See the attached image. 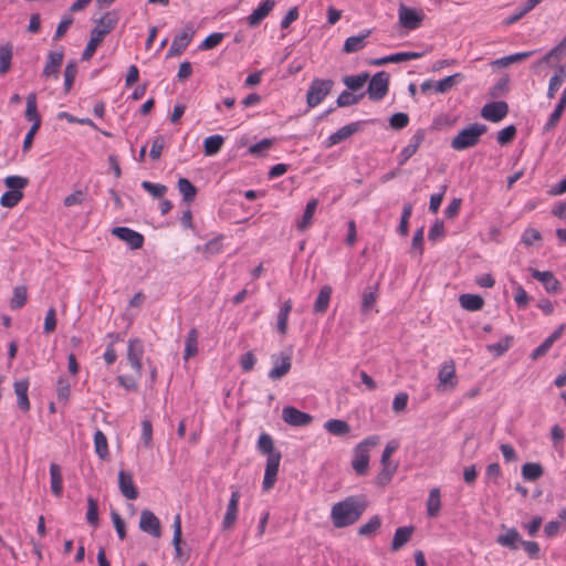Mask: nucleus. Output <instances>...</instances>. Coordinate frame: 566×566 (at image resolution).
<instances>
[{"label":"nucleus","mask_w":566,"mask_h":566,"mask_svg":"<svg viewBox=\"0 0 566 566\" xmlns=\"http://www.w3.org/2000/svg\"><path fill=\"white\" fill-rule=\"evenodd\" d=\"M367 509L364 496H347L335 503L331 509V520L336 528H344L355 524Z\"/></svg>","instance_id":"obj_1"},{"label":"nucleus","mask_w":566,"mask_h":566,"mask_svg":"<svg viewBox=\"0 0 566 566\" xmlns=\"http://www.w3.org/2000/svg\"><path fill=\"white\" fill-rule=\"evenodd\" d=\"M144 356V344L139 338H130L127 343L126 360L134 370V375H119L117 381L126 390L136 391L138 380L142 377V359Z\"/></svg>","instance_id":"obj_2"},{"label":"nucleus","mask_w":566,"mask_h":566,"mask_svg":"<svg viewBox=\"0 0 566 566\" xmlns=\"http://www.w3.org/2000/svg\"><path fill=\"white\" fill-rule=\"evenodd\" d=\"M258 450L268 457L262 488L263 491H269L276 482L282 454L275 450L273 439L268 433L259 437Z\"/></svg>","instance_id":"obj_3"},{"label":"nucleus","mask_w":566,"mask_h":566,"mask_svg":"<svg viewBox=\"0 0 566 566\" xmlns=\"http://www.w3.org/2000/svg\"><path fill=\"white\" fill-rule=\"evenodd\" d=\"M118 20L117 11H107L101 17L96 27L91 31V38L83 51V60H90L94 55L104 38L116 28Z\"/></svg>","instance_id":"obj_4"},{"label":"nucleus","mask_w":566,"mask_h":566,"mask_svg":"<svg viewBox=\"0 0 566 566\" xmlns=\"http://www.w3.org/2000/svg\"><path fill=\"white\" fill-rule=\"evenodd\" d=\"M484 124L473 123L460 130L451 140V148L458 151L476 146L481 137L486 133Z\"/></svg>","instance_id":"obj_5"},{"label":"nucleus","mask_w":566,"mask_h":566,"mask_svg":"<svg viewBox=\"0 0 566 566\" xmlns=\"http://www.w3.org/2000/svg\"><path fill=\"white\" fill-rule=\"evenodd\" d=\"M379 443L378 436H370L359 442L354 449L352 467L358 475H365L369 467V448Z\"/></svg>","instance_id":"obj_6"},{"label":"nucleus","mask_w":566,"mask_h":566,"mask_svg":"<svg viewBox=\"0 0 566 566\" xmlns=\"http://www.w3.org/2000/svg\"><path fill=\"white\" fill-rule=\"evenodd\" d=\"M333 84L334 82L332 80H313L306 94V103L308 107L313 108L321 104L323 99L329 94Z\"/></svg>","instance_id":"obj_7"},{"label":"nucleus","mask_w":566,"mask_h":566,"mask_svg":"<svg viewBox=\"0 0 566 566\" xmlns=\"http://www.w3.org/2000/svg\"><path fill=\"white\" fill-rule=\"evenodd\" d=\"M389 78V74L385 71H379L373 75L367 87V94L371 101H381L387 95Z\"/></svg>","instance_id":"obj_8"},{"label":"nucleus","mask_w":566,"mask_h":566,"mask_svg":"<svg viewBox=\"0 0 566 566\" xmlns=\"http://www.w3.org/2000/svg\"><path fill=\"white\" fill-rule=\"evenodd\" d=\"M193 35H195L193 27H192V24L189 23L184 28V30L179 34H177L174 38L171 45H170L169 50L167 51L166 56L172 57V56L180 55L187 49V46L190 44Z\"/></svg>","instance_id":"obj_9"},{"label":"nucleus","mask_w":566,"mask_h":566,"mask_svg":"<svg viewBox=\"0 0 566 566\" xmlns=\"http://www.w3.org/2000/svg\"><path fill=\"white\" fill-rule=\"evenodd\" d=\"M426 132L420 128L415 132V134L409 139L407 146H405L398 155V164L399 166L406 165V163L418 151L420 145L424 140Z\"/></svg>","instance_id":"obj_10"},{"label":"nucleus","mask_w":566,"mask_h":566,"mask_svg":"<svg viewBox=\"0 0 566 566\" xmlns=\"http://www.w3.org/2000/svg\"><path fill=\"white\" fill-rule=\"evenodd\" d=\"M507 113L509 105L503 101L488 103L481 109V116L492 123H499Z\"/></svg>","instance_id":"obj_11"},{"label":"nucleus","mask_w":566,"mask_h":566,"mask_svg":"<svg viewBox=\"0 0 566 566\" xmlns=\"http://www.w3.org/2000/svg\"><path fill=\"white\" fill-rule=\"evenodd\" d=\"M282 419L290 426L305 427L312 422L313 417L307 412L296 409L295 407L287 406L282 410Z\"/></svg>","instance_id":"obj_12"},{"label":"nucleus","mask_w":566,"mask_h":566,"mask_svg":"<svg viewBox=\"0 0 566 566\" xmlns=\"http://www.w3.org/2000/svg\"><path fill=\"white\" fill-rule=\"evenodd\" d=\"M112 233L127 243L132 250L140 249L144 244V235L127 227H116Z\"/></svg>","instance_id":"obj_13"},{"label":"nucleus","mask_w":566,"mask_h":566,"mask_svg":"<svg viewBox=\"0 0 566 566\" xmlns=\"http://www.w3.org/2000/svg\"><path fill=\"white\" fill-rule=\"evenodd\" d=\"M139 528L154 536L160 537L161 528L159 518L149 510H144L140 513Z\"/></svg>","instance_id":"obj_14"},{"label":"nucleus","mask_w":566,"mask_h":566,"mask_svg":"<svg viewBox=\"0 0 566 566\" xmlns=\"http://www.w3.org/2000/svg\"><path fill=\"white\" fill-rule=\"evenodd\" d=\"M363 128V122H353L343 127H340L335 133L331 134L326 139V146L332 147L340 142L349 138L355 133L359 132Z\"/></svg>","instance_id":"obj_15"},{"label":"nucleus","mask_w":566,"mask_h":566,"mask_svg":"<svg viewBox=\"0 0 566 566\" xmlns=\"http://www.w3.org/2000/svg\"><path fill=\"white\" fill-rule=\"evenodd\" d=\"M241 494L238 489L232 490L229 503L227 505V511L222 521V528L230 530L233 527L239 512V501Z\"/></svg>","instance_id":"obj_16"},{"label":"nucleus","mask_w":566,"mask_h":566,"mask_svg":"<svg viewBox=\"0 0 566 566\" xmlns=\"http://www.w3.org/2000/svg\"><path fill=\"white\" fill-rule=\"evenodd\" d=\"M399 23L408 30H416L420 27L423 15L415 9L401 6L399 8Z\"/></svg>","instance_id":"obj_17"},{"label":"nucleus","mask_w":566,"mask_h":566,"mask_svg":"<svg viewBox=\"0 0 566 566\" xmlns=\"http://www.w3.org/2000/svg\"><path fill=\"white\" fill-rule=\"evenodd\" d=\"M501 527L504 530V533L497 536L496 543L502 547L516 551L523 541L520 533L514 527H506L505 525Z\"/></svg>","instance_id":"obj_18"},{"label":"nucleus","mask_w":566,"mask_h":566,"mask_svg":"<svg viewBox=\"0 0 566 566\" xmlns=\"http://www.w3.org/2000/svg\"><path fill=\"white\" fill-rule=\"evenodd\" d=\"M274 364L273 368L269 371V378L272 380H279L284 377L291 370V357L285 354H281L280 357H272Z\"/></svg>","instance_id":"obj_19"},{"label":"nucleus","mask_w":566,"mask_h":566,"mask_svg":"<svg viewBox=\"0 0 566 566\" xmlns=\"http://www.w3.org/2000/svg\"><path fill=\"white\" fill-rule=\"evenodd\" d=\"M275 4H276L275 0H264L263 2H261L258 6V8H255L251 12V14L247 18L248 24L250 27L259 25L268 17V14L273 10Z\"/></svg>","instance_id":"obj_20"},{"label":"nucleus","mask_w":566,"mask_h":566,"mask_svg":"<svg viewBox=\"0 0 566 566\" xmlns=\"http://www.w3.org/2000/svg\"><path fill=\"white\" fill-rule=\"evenodd\" d=\"M423 56V52H398L384 57L370 61L371 65L380 66L387 63H400L410 60H417Z\"/></svg>","instance_id":"obj_21"},{"label":"nucleus","mask_w":566,"mask_h":566,"mask_svg":"<svg viewBox=\"0 0 566 566\" xmlns=\"http://www.w3.org/2000/svg\"><path fill=\"white\" fill-rule=\"evenodd\" d=\"M63 56L62 51H51L48 54V60L43 69V76L57 78Z\"/></svg>","instance_id":"obj_22"},{"label":"nucleus","mask_w":566,"mask_h":566,"mask_svg":"<svg viewBox=\"0 0 566 566\" xmlns=\"http://www.w3.org/2000/svg\"><path fill=\"white\" fill-rule=\"evenodd\" d=\"M30 382L27 378L17 380L13 385L14 392L17 395V403L20 410L28 412L31 408V403L28 397Z\"/></svg>","instance_id":"obj_23"},{"label":"nucleus","mask_w":566,"mask_h":566,"mask_svg":"<svg viewBox=\"0 0 566 566\" xmlns=\"http://www.w3.org/2000/svg\"><path fill=\"white\" fill-rule=\"evenodd\" d=\"M118 486L122 494L127 500H136L138 497V491L135 488L133 475L125 471H119L118 473Z\"/></svg>","instance_id":"obj_24"},{"label":"nucleus","mask_w":566,"mask_h":566,"mask_svg":"<svg viewBox=\"0 0 566 566\" xmlns=\"http://www.w3.org/2000/svg\"><path fill=\"white\" fill-rule=\"evenodd\" d=\"M172 527H174L172 545L175 548V558H177L181 562H186L189 558V555L186 554L181 548L182 533H181V517L179 514H177L174 517Z\"/></svg>","instance_id":"obj_25"},{"label":"nucleus","mask_w":566,"mask_h":566,"mask_svg":"<svg viewBox=\"0 0 566 566\" xmlns=\"http://www.w3.org/2000/svg\"><path fill=\"white\" fill-rule=\"evenodd\" d=\"M370 30H365L358 35L349 36L345 40L343 51L345 53H355L363 50L367 45V38L370 35Z\"/></svg>","instance_id":"obj_26"},{"label":"nucleus","mask_w":566,"mask_h":566,"mask_svg":"<svg viewBox=\"0 0 566 566\" xmlns=\"http://www.w3.org/2000/svg\"><path fill=\"white\" fill-rule=\"evenodd\" d=\"M532 276L539 281L548 293H555L560 289V283L549 271L533 270Z\"/></svg>","instance_id":"obj_27"},{"label":"nucleus","mask_w":566,"mask_h":566,"mask_svg":"<svg viewBox=\"0 0 566 566\" xmlns=\"http://www.w3.org/2000/svg\"><path fill=\"white\" fill-rule=\"evenodd\" d=\"M438 379L440 386L449 385L451 388L455 387V367L452 360L442 364L438 373Z\"/></svg>","instance_id":"obj_28"},{"label":"nucleus","mask_w":566,"mask_h":566,"mask_svg":"<svg viewBox=\"0 0 566 566\" xmlns=\"http://www.w3.org/2000/svg\"><path fill=\"white\" fill-rule=\"evenodd\" d=\"M50 480H51V491L52 493L59 497L63 493V478L62 471L57 463L50 464Z\"/></svg>","instance_id":"obj_29"},{"label":"nucleus","mask_w":566,"mask_h":566,"mask_svg":"<svg viewBox=\"0 0 566 566\" xmlns=\"http://www.w3.org/2000/svg\"><path fill=\"white\" fill-rule=\"evenodd\" d=\"M413 533V526H402L398 527L394 534V538L391 542V549L398 551L405 544H407Z\"/></svg>","instance_id":"obj_30"},{"label":"nucleus","mask_w":566,"mask_h":566,"mask_svg":"<svg viewBox=\"0 0 566 566\" xmlns=\"http://www.w3.org/2000/svg\"><path fill=\"white\" fill-rule=\"evenodd\" d=\"M292 300H286L279 310L276 328L281 335H285L287 332L289 316L292 311Z\"/></svg>","instance_id":"obj_31"},{"label":"nucleus","mask_w":566,"mask_h":566,"mask_svg":"<svg viewBox=\"0 0 566 566\" xmlns=\"http://www.w3.org/2000/svg\"><path fill=\"white\" fill-rule=\"evenodd\" d=\"M324 429L333 436L343 437L350 432V426L342 419H329L324 423Z\"/></svg>","instance_id":"obj_32"},{"label":"nucleus","mask_w":566,"mask_h":566,"mask_svg":"<svg viewBox=\"0 0 566 566\" xmlns=\"http://www.w3.org/2000/svg\"><path fill=\"white\" fill-rule=\"evenodd\" d=\"M441 509V499H440V489L433 488L430 490L429 496L427 499V514L429 517H436L440 513Z\"/></svg>","instance_id":"obj_33"},{"label":"nucleus","mask_w":566,"mask_h":566,"mask_svg":"<svg viewBox=\"0 0 566 566\" xmlns=\"http://www.w3.org/2000/svg\"><path fill=\"white\" fill-rule=\"evenodd\" d=\"M198 331L196 328H191L186 337L185 342V352L184 359L188 360L190 357H193L198 354Z\"/></svg>","instance_id":"obj_34"},{"label":"nucleus","mask_w":566,"mask_h":566,"mask_svg":"<svg viewBox=\"0 0 566 566\" xmlns=\"http://www.w3.org/2000/svg\"><path fill=\"white\" fill-rule=\"evenodd\" d=\"M13 46L11 43L0 45V75H6L11 69Z\"/></svg>","instance_id":"obj_35"},{"label":"nucleus","mask_w":566,"mask_h":566,"mask_svg":"<svg viewBox=\"0 0 566 566\" xmlns=\"http://www.w3.org/2000/svg\"><path fill=\"white\" fill-rule=\"evenodd\" d=\"M24 117L28 122H42L41 115L38 112L36 94L34 92L28 94L25 98Z\"/></svg>","instance_id":"obj_36"},{"label":"nucleus","mask_w":566,"mask_h":566,"mask_svg":"<svg viewBox=\"0 0 566 566\" xmlns=\"http://www.w3.org/2000/svg\"><path fill=\"white\" fill-rule=\"evenodd\" d=\"M566 57V35L563 38V40L554 46L552 50H549L548 53H546L542 60L541 63H551L552 61H562Z\"/></svg>","instance_id":"obj_37"},{"label":"nucleus","mask_w":566,"mask_h":566,"mask_svg":"<svg viewBox=\"0 0 566 566\" xmlns=\"http://www.w3.org/2000/svg\"><path fill=\"white\" fill-rule=\"evenodd\" d=\"M332 296V287L329 285H325L319 290L317 298L314 303V312L315 313H325Z\"/></svg>","instance_id":"obj_38"},{"label":"nucleus","mask_w":566,"mask_h":566,"mask_svg":"<svg viewBox=\"0 0 566 566\" xmlns=\"http://www.w3.org/2000/svg\"><path fill=\"white\" fill-rule=\"evenodd\" d=\"M460 305L468 311H479L483 307L484 301L480 295L462 294L459 297Z\"/></svg>","instance_id":"obj_39"},{"label":"nucleus","mask_w":566,"mask_h":566,"mask_svg":"<svg viewBox=\"0 0 566 566\" xmlns=\"http://www.w3.org/2000/svg\"><path fill=\"white\" fill-rule=\"evenodd\" d=\"M224 138L221 135H211L203 142V150L206 156H213L221 149Z\"/></svg>","instance_id":"obj_40"},{"label":"nucleus","mask_w":566,"mask_h":566,"mask_svg":"<svg viewBox=\"0 0 566 566\" xmlns=\"http://www.w3.org/2000/svg\"><path fill=\"white\" fill-rule=\"evenodd\" d=\"M368 80L369 74L367 72H363L360 74L345 76L343 82L348 90L356 92L360 90Z\"/></svg>","instance_id":"obj_41"},{"label":"nucleus","mask_w":566,"mask_h":566,"mask_svg":"<svg viewBox=\"0 0 566 566\" xmlns=\"http://www.w3.org/2000/svg\"><path fill=\"white\" fill-rule=\"evenodd\" d=\"M513 344V337L512 336H505L504 338L500 339L499 342L494 344H489L486 346V349L489 353H491L494 357H500L506 353Z\"/></svg>","instance_id":"obj_42"},{"label":"nucleus","mask_w":566,"mask_h":566,"mask_svg":"<svg viewBox=\"0 0 566 566\" xmlns=\"http://www.w3.org/2000/svg\"><path fill=\"white\" fill-rule=\"evenodd\" d=\"M543 473V467L537 462H527L522 467V475L527 481H536Z\"/></svg>","instance_id":"obj_43"},{"label":"nucleus","mask_w":566,"mask_h":566,"mask_svg":"<svg viewBox=\"0 0 566 566\" xmlns=\"http://www.w3.org/2000/svg\"><path fill=\"white\" fill-rule=\"evenodd\" d=\"M317 205H318V200L317 199H312V200H310L306 203L303 218H302V220L297 224V229L300 231H304V230H306L311 226L313 216H314L315 210L317 208Z\"/></svg>","instance_id":"obj_44"},{"label":"nucleus","mask_w":566,"mask_h":566,"mask_svg":"<svg viewBox=\"0 0 566 566\" xmlns=\"http://www.w3.org/2000/svg\"><path fill=\"white\" fill-rule=\"evenodd\" d=\"M177 186H178L179 192L182 196L184 201H186V202L193 201L196 193H197V189L187 178H184V177L179 178Z\"/></svg>","instance_id":"obj_45"},{"label":"nucleus","mask_w":566,"mask_h":566,"mask_svg":"<svg viewBox=\"0 0 566 566\" xmlns=\"http://www.w3.org/2000/svg\"><path fill=\"white\" fill-rule=\"evenodd\" d=\"M381 526V518L379 515L371 516L368 522L360 525L358 528V535L360 536H371L378 532Z\"/></svg>","instance_id":"obj_46"},{"label":"nucleus","mask_w":566,"mask_h":566,"mask_svg":"<svg viewBox=\"0 0 566 566\" xmlns=\"http://www.w3.org/2000/svg\"><path fill=\"white\" fill-rule=\"evenodd\" d=\"M463 74L455 73L453 75L447 76L434 84V92L437 93H447L452 88V86L458 82L463 80Z\"/></svg>","instance_id":"obj_47"},{"label":"nucleus","mask_w":566,"mask_h":566,"mask_svg":"<svg viewBox=\"0 0 566 566\" xmlns=\"http://www.w3.org/2000/svg\"><path fill=\"white\" fill-rule=\"evenodd\" d=\"M535 51H525V52H517L507 56H503L494 62L495 65L505 67L509 66L512 63L520 62L523 60H526L531 57Z\"/></svg>","instance_id":"obj_48"},{"label":"nucleus","mask_w":566,"mask_h":566,"mask_svg":"<svg viewBox=\"0 0 566 566\" xmlns=\"http://www.w3.org/2000/svg\"><path fill=\"white\" fill-rule=\"evenodd\" d=\"M27 300H28L27 287L23 285L15 286L13 289V295L10 301L11 310H19V308L23 307L27 303Z\"/></svg>","instance_id":"obj_49"},{"label":"nucleus","mask_w":566,"mask_h":566,"mask_svg":"<svg viewBox=\"0 0 566 566\" xmlns=\"http://www.w3.org/2000/svg\"><path fill=\"white\" fill-rule=\"evenodd\" d=\"M94 444L98 457L101 459H106L108 457V443L105 434L101 430H97L94 433Z\"/></svg>","instance_id":"obj_50"},{"label":"nucleus","mask_w":566,"mask_h":566,"mask_svg":"<svg viewBox=\"0 0 566 566\" xmlns=\"http://www.w3.org/2000/svg\"><path fill=\"white\" fill-rule=\"evenodd\" d=\"M3 182L10 191H22L29 185V179L22 176H8Z\"/></svg>","instance_id":"obj_51"},{"label":"nucleus","mask_w":566,"mask_h":566,"mask_svg":"<svg viewBox=\"0 0 566 566\" xmlns=\"http://www.w3.org/2000/svg\"><path fill=\"white\" fill-rule=\"evenodd\" d=\"M378 297L377 286H369L363 292L361 310L367 312L376 303Z\"/></svg>","instance_id":"obj_52"},{"label":"nucleus","mask_w":566,"mask_h":566,"mask_svg":"<svg viewBox=\"0 0 566 566\" xmlns=\"http://www.w3.org/2000/svg\"><path fill=\"white\" fill-rule=\"evenodd\" d=\"M23 198L22 191H6L0 198V205L6 208L15 207Z\"/></svg>","instance_id":"obj_53"},{"label":"nucleus","mask_w":566,"mask_h":566,"mask_svg":"<svg viewBox=\"0 0 566 566\" xmlns=\"http://www.w3.org/2000/svg\"><path fill=\"white\" fill-rule=\"evenodd\" d=\"M142 188L154 198H163L168 191L167 186L161 184H154L148 180L142 181Z\"/></svg>","instance_id":"obj_54"},{"label":"nucleus","mask_w":566,"mask_h":566,"mask_svg":"<svg viewBox=\"0 0 566 566\" xmlns=\"http://www.w3.org/2000/svg\"><path fill=\"white\" fill-rule=\"evenodd\" d=\"M86 521L92 526L98 525V502L93 497L87 499Z\"/></svg>","instance_id":"obj_55"},{"label":"nucleus","mask_w":566,"mask_h":566,"mask_svg":"<svg viewBox=\"0 0 566 566\" xmlns=\"http://www.w3.org/2000/svg\"><path fill=\"white\" fill-rule=\"evenodd\" d=\"M516 135V127L514 125H509L503 129L497 132L496 142L501 145H507L511 143Z\"/></svg>","instance_id":"obj_56"},{"label":"nucleus","mask_w":566,"mask_h":566,"mask_svg":"<svg viewBox=\"0 0 566 566\" xmlns=\"http://www.w3.org/2000/svg\"><path fill=\"white\" fill-rule=\"evenodd\" d=\"M364 96V93L359 94L358 96L357 95H354L352 94L350 92L348 91H343L337 99H336V103H337V106L338 107H345V106H350V105H355L358 103V101Z\"/></svg>","instance_id":"obj_57"},{"label":"nucleus","mask_w":566,"mask_h":566,"mask_svg":"<svg viewBox=\"0 0 566 566\" xmlns=\"http://www.w3.org/2000/svg\"><path fill=\"white\" fill-rule=\"evenodd\" d=\"M224 34L221 32L211 33L202 41L199 49L203 51L214 49L222 42Z\"/></svg>","instance_id":"obj_58"},{"label":"nucleus","mask_w":566,"mask_h":566,"mask_svg":"<svg viewBox=\"0 0 566 566\" xmlns=\"http://www.w3.org/2000/svg\"><path fill=\"white\" fill-rule=\"evenodd\" d=\"M77 74V69L74 63H69L64 69V90L69 93L73 86L74 80Z\"/></svg>","instance_id":"obj_59"},{"label":"nucleus","mask_w":566,"mask_h":566,"mask_svg":"<svg viewBox=\"0 0 566 566\" xmlns=\"http://www.w3.org/2000/svg\"><path fill=\"white\" fill-rule=\"evenodd\" d=\"M165 137L163 135H157L151 143L149 156L153 160H158L161 156L163 149L165 147Z\"/></svg>","instance_id":"obj_60"},{"label":"nucleus","mask_w":566,"mask_h":566,"mask_svg":"<svg viewBox=\"0 0 566 566\" xmlns=\"http://www.w3.org/2000/svg\"><path fill=\"white\" fill-rule=\"evenodd\" d=\"M56 395L59 400L67 401L71 395V385L67 379L61 377L56 385Z\"/></svg>","instance_id":"obj_61"},{"label":"nucleus","mask_w":566,"mask_h":566,"mask_svg":"<svg viewBox=\"0 0 566 566\" xmlns=\"http://www.w3.org/2000/svg\"><path fill=\"white\" fill-rule=\"evenodd\" d=\"M564 111H565V108L556 105L555 109L553 111V113L549 115L547 122L545 123L543 130L551 132L552 129H554L557 126Z\"/></svg>","instance_id":"obj_62"},{"label":"nucleus","mask_w":566,"mask_h":566,"mask_svg":"<svg viewBox=\"0 0 566 566\" xmlns=\"http://www.w3.org/2000/svg\"><path fill=\"white\" fill-rule=\"evenodd\" d=\"M409 124V116L406 113H395L389 118V125L394 129H402Z\"/></svg>","instance_id":"obj_63"},{"label":"nucleus","mask_w":566,"mask_h":566,"mask_svg":"<svg viewBox=\"0 0 566 566\" xmlns=\"http://www.w3.org/2000/svg\"><path fill=\"white\" fill-rule=\"evenodd\" d=\"M541 240H542L541 232L534 228L525 229L522 234V238H521L522 243H524L527 247L533 245L534 242L541 241Z\"/></svg>","instance_id":"obj_64"}]
</instances>
